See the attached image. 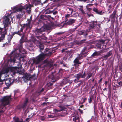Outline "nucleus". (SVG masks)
<instances>
[{
	"mask_svg": "<svg viewBox=\"0 0 122 122\" xmlns=\"http://www.w3.org/2000/svg\"><path fill=\"white\" fill-rule=\"evenodd\" d=\"M16 67H8L6 68L2 69L0 71V86H1L3 84V82L1 81V78L3 74L5 75V77L10 76L13 77L14 76L16 72H17Z\"/></svg>",
	"mask_w": 122,
	"mask_h": 122,
	"instance_id": "f257e3e1",
	"label": "nucleus"
},
{
	"mask_svg": "<svg viewBox=\"0 0 122 122\" xmlns=\"http://www.w3.org/2000/svg\"><path fill=\"white\" fill-rule=\"evenodd\" d=\"M52 53V50L48 48H47L44 51V53L40 54L36 58L32 60L33 63L38 64L44 59L46 56H49Z\"/></svg>",
	"mask_w": 122,
	"mask_h": 122,
	"instance_id": "f03ea898",
	"label": "nucleus"
},
{
	"mask_svg": "<svg viewBox=\"0 0 122 122\" xmlns=\"http://www.w3.org/2000/svg\"><path fill=\"white\" fill-rule=\"evenodd\" d=\"M11 100L10 96H4L3 98L0 99V114L3 112L5 110V105L9 103Z\"/></svg>",
	"mask_w": 122,
	"mask_h": 122,
	"instance_id": "7ed1b4c3",
	"label": "nucleus"
},
{
	"mask_svg": "<svg viewBox=\"0 0 122 122\" xmlns=\"http://www.w3.org/2000/svg\"><path fill=\"white\" fill-rule=\"evenodd\" d=\"M31 20L30 19L28 21V22L26 24H24L23 25L21 26V28L17 32H14L11 34L10 36H8V39L9 38H10V40H11L14 35L15 34H17L20 36H21L22 35L21 33L23 32V29L24 28H25L26 31L28 28H30Z\"/></svg>",
	"mask_w": 122,
	"mask_h": 122,
	"instance_id": "20e7f679",
	"label": "nucleus"
},
{
	"mask_svg": "<svg viewBox=\"0 0 122 122\" xmlns=\"http://www.w3.org/2000/svg\"><path fill=\"white\" fill-rule=\"evenodd\" d=\"M63 72V70L60 69L58 73L55 76H54L53 74L52 73L48 76L47 78H48L49 80L51 81L52 82H55L62 77Z\"/></svg>",
	"mask_w": 122,
	"mask_h": 122,
	"instance_id": "39448f33",
	"label": "nucleus"
},
{
	"mask_svg": "<svg viewBox=\"0 0 122 122\" xmlns=\"http://www.w3.org/2000/svg\"><path fill=\"white\" fill-rule=\"evenodd\" d=\"M19 50V53L18 54H17L13 59H12L11 58H10V60L11 62H15L16 59H18L19 57V58H20L23 57L24 56V55H22L26 53V51L24 49L22 48V46H21L20 47Z\"/></svg>",
	"mask_w": 122,
	"mask_h": 122,
	"instance_id": "423d86ee",
	"label": "nucleus"
},
{
	"mask_svg": "<svg viewBox=\"0 0 122 122\" xmlns=\"http://www.w3.org/2000/svg\"><path fill=\"white\" fill-rule=\"evenodd\" d=\"M89 26L87 30V31L89 32L93 29L97 24V21H91L89 22Z\"/></svg>",
	"mask_w": 122,
	"mask_h": 122,
	"instance_id": "0eeeda50",
	"label": "nucleus"
},
{
	"mask_svg": "<svg viewBox=\"0 0 122 122\" xmlns=\"http://www.w3.org/2000/svg\"><path fill=\"white\" fill-rule=\"evenodd\" d=\"M13 79H12L10 78L7 79L5 81V84L7 87H5L4 88V89H8L10 86L13 83L14 81Z\"/></svg>",
	"mask_w": 122,
	"mask_h": 122,
	"instance_id": "6e6552de",
	"label": "nucleus"
},
{
	"mask_svg": "<svg viewBox=\"0 0 122 122\" xmlns=\"http://www.w3.org/2000/svg\"><path fill=\"white\" fill-rule=\"evenodd\" d=\"M10 19L8 17L5 16L3 18V22L4 24V28L7 26L9 23Z\"/></svg>",
	"mask_w": 122,
	"mask_h": 122,
	"instance_id": "1a4fd4ad",
	"label": "nucleus"
},
{
	"mask_svg": "<svg viewBox=\"0 0 122 122\" xmlns=\"http://www.w3.org/2000/svg\"><path fill=\"white\" fill-rule=\"evenodd\" d=\"M0 33L1 35V37L2 38V39L3 40L5 37V35L7 33V31L5 28L0 27Z\"/></svg>",
	"mask_w": 122,
	"mask_h": 122,
	"instance_id": "9d476101",
	"label": "nucleus"
},
{
	"mask_svg": "<svg viewBox=\"0 0 122 122\" xmlns=\"http://www.w3.org/2000/svg\"><path fill=\"white\" fill-rule=\"evenodd\" d=\"M33 41L34 43H39V46L40 49V50L41 52V51H43L44 49V45L40 43L39 41H38L36 39H34L33 40Z\"/></svg>",
	"mask_w": 122,
	"mask_h": 122,
	"instance_id": "9b49d317",
	"label": "nucleus"
},
{
	"mask_svg": "<svg viewBox=\"0 0 122 122\" xmlns=\"http://www.w3.org/2000/svg\"><path fill=\"white\" fill-rule=\"evenodd\" d=\"M13 10L11 12L15 13L18 12H20L22 13H24V11H23V9L24 8H13Z\"/></svg>",
	"mask_w": 122,
	"mask_h": 122,
	"instance_id": "f8f14e48",
	"label": "nucleus"
},
{
	"mask_svg": "<svg viewBox=\"0 0 122 122\" xmlns=\"http://www.w3.org/2000/svg\"><path fill=\"white\" fill-rule=\"evenodd\" d=\"M31 77V75L30 74L26 73L23 76L24 77L23 80H24L25 81L27 82V81H29L30 78Z\"/></svg>",
	"mask_w": 122,
	"mask_h": 122,
	"instance_id": "ddd939ff",
	"label": "nucleus"
},
{
	"mask_svg": "<svg viewBox=\"0 0 122 122\" xmlns=\"http://www.w3.org/2000/svg\"><path fill=\"white\" fill-rule=\"evenodd\" d=\"M44 31L43 28L42 27L39 29L36 28L35 30V32L36 35H38L41 33L42 32Z\"/></svg>",
	"mask_w": 122,
	"mask_h": 122,
	"instance_id": "4468645a",
	"label": "nucleus"
},
{
	"mask_svg": "<svg viewBox=\"0 0 122 122\" xmlns=\"http://www.w3.org/2000/svg\"><path fill=\"white\" fill-rule=\"evenodd\" d=\"M75 21V19H70L67 22V24L68 25H71L74 23Z\"/></svg>",
	"mask_w": 122,
	"mask_h": 122,
	"instance_id": "2eb2a0df",
	"label": "nucleus"
},
{
	"mask_svg": "<svg viewBox=\"0 0 122 122\" xmlns=\"http://www.w3.org/2000/svg\"><path fill=\"white\" fill-rule=\"evenodd\" d=\"M93 10L97 13L99 14L102 15L103 13L102 10H99L97 9V8H93Z\"/></svg>",
	"mask_w": 122,
	"mask_h": 122,
	"instance_id": "dca6fc26",
	"label": "nucleus"
},
{
	"mask_svg": "<svg viewBox=\"0 0 122 122\" xmlns=\"http://www.w3.org/2000/svg\"><path fill=\"white\" fill-rule=\"evenodd\" d=\"M86 50V48L84 47V48L81 51V53L82 54V56H83V57H86L87 55V53L85 52V51Z\"/></svg>",
	"mask_w": 122,
	"mask_h": 122,
	"instance_id": "f3484780",
	"label": "nucleus"
},
{
	"mask_svg": "<svg viewBox=\"0 0 122 122\" xmlns=\"http://www.w3.org/2000/svg\"><path fill=\"white\" fill-rule=\"evenodd\" d=\"M116 10H115L111 16V17L112 18L117 17L118 15L116 14Z\"/></svg>",
	"mask_w": 122,
	"mask_h": 122,
	"instance_id": "a211bd4d",
	"label": "nucleus"
},
{
	"mask_svg": "<svg viewBox=\"0 0 122 122\" xmlns=\"http://www.w3.org/2000/svg\"><path fill=\"white\" fill-rule=\"evenodd\" d=\"M79 34L80 35H83L85 36L87 35V34L85 30H82L79 32Z\"/></svg>",
	"mask_w": 122,
	"mask_h": 122,
	"instance_id": "6ab92c4d",
	"label": "nucleus"
},
{
	"mask_svg": "<svg viewBox=\"0 0 122 122\" xmlns=\"http://www.w3.org/2000/svg\"><path fill=\"white\" fill-rule=\"evenodd\" d=\"M28 101V99L26 98L22 106V107L24 109H25V107L26 106L27 104V103Z\"/></svg>",
	"mask_w": 122,
	"mask_h": 122,
	"instance_id": "aec40b11",
	"label": "nucleus"
},
{
	"mask_svg": "<svg viewBox=\"0 0 122 122\" xmlns=\"http://www.w3.org/2000/svg\"><path fill=\"white\" fill-rule=\"evenodd\" d=\"M74 45V43L72 42H71L70 43L67 44L66 45L67 46L68 48H71Z\"/></svg>",
	"mask_w": 122,
	"mask_h": 122,
	"instance_id": "412c9836",
	"label": "nucleus"
},
{
	"mask_svg": "<svg viewBox=\"0 0 122 122\" xmlns=\"http://www.w3.org/2000/svg\"><path fill=\"white\" fill-rule=\"evenodd\" d=\"M78 80H79L81 78V73L80 72L78 74L75 75V76Z\"/></svg>",
	"mask_w": 122,
	"mask_h": 122,
	"instance_id": "4be33fe9",
	"label": "nucleus"
},
{
	"mask_svg": "<svg viewBox=\"0 0 122 122\" xmlns=\"http://www.w3.org/2000/svg\"><path fill=\"white\" fill-rule=\"evenodd\" d=\"M15 122H25L23 121V120L22 119H20L18 118H16L15 120Z\"/></svg>",
	"mask_w": 122,
	"mask_h": 122,
	"instance_id": "5701e85b",
	"label": "nucleus"
},
{
	"mask_svg": "<svg viewBox=\"0 0 122 122\" xmlns=\"http://www.w3.org/2000/svg\"><path fill=\"white\" fill-rule=\"evenodd\" d=\"M93 98V96L92 95L90 96L89 97L88 99V102L89 103H91L92 101Z\"/></svg>",
	"mask_w": 122,
	"mask_h": 122,
	"instance_id": "b1692460",
	"label": "nucleus"
},
{
	"mask_svg": "<svg viewBox=\"0 0 122 122\" xmlns=\"http://www.w3.org/2000/svg\"><path fill=\"white\" fill-rule=\"evenodd\" d=\"M53 10H49V8L47 9L45 11V14H49L51 13L53 11Z\"/></svg>",
	"mask_w": 122,
	"mask_h": 122,
	"instance_id": "393cba45",
	"label": "nucleus"
},
{
	"mask_svg": "<svg viewBox=\"0 0 122 122\" xmlns=\"http://www.w3.org/2000/svg\"><path fill=\"white\" fill-rule=\"evenodd\" d=\"M79 60L76 58L74 61V62L76 64H80L81 62H80L79 61Z\"/></svg>",
	"mask_w": 122,
	"mask_h": 122,
	"instance_id": "a878e982",
	"label": "nucleus"
},
{
	"mask_svg": "<svg viewBox=\"0 0 122 122\" xmlns=\"http://www.w3.org/2000/svg\"><path fill=\"white\" fill-rule=\"evenodd\" d=\"M24 40L23 39V37L22 36L21 39L20 40V46H22V43L24 42Z\"/></svg>",
	"mask_w": 122,
	"mask_h": 122,
	"instance_id": "bb28decb",
	"label": "nucleus"
},
{
	"mask_svg": "<svg viewBox=\"0 0 122 122\" xmlns=\"http://www.w3.org/2000/svg\"><path fill=\"white\" fill-rule=\"evenodd\" d=\"M112 51H110L107 52V54L109 57L112 54Z\"/></svg>",
	"mask_w": 122,
	"mask_h": 122,
	"instance_id": "cd10ccee",
	"label": "nucleus"
},
{
	"mask_svg": "<svg viewBox=\"0 0 122 122\" xmlns=\"http://www.w3.org/2000/svg\"><path fill=\"white\" fill-rule=\"evenodd\" d=\"M102 44L101 42H99L98 43L96 44V46H97V47L101 48L102 46Z\"/></svg>",
	"mask_w": 122,
	"mask_h": 122,
	"instance_id": "c85d7f7f",
	"label": "nucleus"
},
{
	"mask_svg": "<svg viewBox=\"0 0 122 122\" xmlns=\"http://www.w3.org/2000/svg\"><path fill=\"white\" fill-rule=\"evenodd\" d=\"M22 17L21 15L20 14H18L16 15V17L17 19L20 20V19Z\"/></svg>",
	"mask_w": 122,
	"mask_h": 122,
	"instance_id": "c756f323",
	"label": "nucleus"
},
{
	"mask_svg": "<svg viewBox=\"0 0 122 122\" xmlns=\"http://www.w3.org/2000/svg\"><path fill=\"white\" fill-rule=\"evenodd\" d=\"M64 110L63 108L62 107L61 109L60 110H57V109H55V110L56 112H59L61 111Z\"/></svg>",
	"mask_w": 122,
	"mask_h": 122,
	"instance_id": "7c9ffc66",
	"label": "nucleus"
},
{
	"mask_svg": "<svg viewBox=\"0 0 122 122\" xmlns=\"http://www.w3.org/2000/svg\"><path fill=\"white\" fill-rule=\"evenodd\" d=\"M78 56L80 58V59H81L83 58V56H82V54L81 53L80 54H78Z\"/></svg>",
	"mask_w": 122,
	"mask_h": 122,
	"instance_id": "2f4dec72",
	"label": "nucleus"
},
{
	"mask_svg": "<svg viewBox=\"0 0 122 122\" xmlns=\"http://www.w3.org/2000/svg\"><path fill=\"white\" fill-rule=\"evenodd\" d=\"M44 89L43 88H42L40 91L38 92L37 93L39 95H40L44 91Z\"/></svg>",
	"mask_w": 122,
	"mask_h": 122,
	"instance_id": "473e14b6",
	"label": "nucleus"
},
{
	"mask_svg": "<svg viewBox=\"0 0 122 122\" xmlns=\"http://www.w3.org/2000/svg\"><path fill=\"white\" fill-rule=\"evenodd\" d=\"M103 58H104V59L106 60L109 57L107 54L104 55L103 56Z\"/></svg>",
	"mask_w": 122,
	"mask_h": 122,
	"instance_id": "72a5a7b5",
	"label": "nucleus"
},
{
	"mask_svg": "<svg viewBox=\"0 0 122 122\" xmlns=\"http://www.w3.org/2000/svg\"><path fill=\"white\" fill-rule=\"evenodd\" d=\"M92 75V73H89L88 74V76H87V78L88 79L89 78L91 77Z\"/></svg>",
	"mask_w": 122,
	"mask_h": 122,
	"instance_id": "f704fd0d",
	"label": "nucleus"
},
{
	"mask_svg": "<svg viewBox=\"0 0 122 122\" xmlns=\"http://www.w3.org/2000/svg\"><path fill=\"white\" fill-rule=\"evenodd\" d=\"M97 52H95L94 53H93V54L91 56V57H94L95 56H96L97 55Z\"/></svg>",
	"mask_w": 122,
	"mask_h": 122,
	"instance_id": "c9c22d12",
	"label": "nucleus"
},
{
	"mask_svg": "<svg viewBox=\"0 0 122 122\" xmlns=\"http://www.w3.org/2000/svg\"><path fill=\"white\" fill-rule=\"evenodd\" d=\"M67 82V81L66 79H65L63 80L62 82V84L63 85L65 84H66Z\"/></svg>",
	"mask_w": 122,
	"mask_h": 122,
	"instance_id": "e433bc0d",
	"label": "nucleus"
},
{
	"mask_svg": "<svg viewBox=\"0 0 122 122\" xmlns=\"http://www.w3.org/2000/svg\"><path fill=\"white\" fill-rule=\"evenodd\" d=\"M79 9L83 14H85V13L84 11L83 10L82 8H79Z\"/></svg>",
	"mask_w": 122,
	"mask_h": 122,
	"instance_id": "4c0bfd02",
	"label": "nucleus"
},
{
	"mask_svg": "<svg viewBox=\"0 0 122 122\" xmlns=\"http://www.w3.org/2000/svg\"><path fill=\"white\" fill-rule=\"evenodd\" d=\"M86 41V39H84L82 40H81L80 42V44H82V43H84V42Z\"/></svg>",
	"mask_w": 122,
	"mask_h": 122,
	"instance_id": "58836bf2",
	"label": "nucleus"
},
{
	"mask_svg": "<svg viewBox=\"0 0 122 122\" xmlns=\"http://www.w3.org/2000/svg\"><path fill=\"white\" fill-rule=\"evenodd\" d=\"M77 121L76 122H79V118L78 117H75Z\"/></svg>",
	"mask_w": 122,
	"mask_h": 122,
	"instance_id": "ea45409f",
	"label": "nucleus"
},
{
	"mask_svg": "<svg viewBox=\"0 0 122 122\" xmlns=\"http://www.w3.org/2000/svg\"><path fill=\"white\" fill-rule=\"evenodd\" d=\"M105 41V40H100V41L99 42H101V43L103 44L104 43Z\"/></svg>",
	"mask_w": 122,
	"mask_h": 122,
	"instance_id": "a19ab883",
	"label": "nucleus"
},
{
	"mask_svg": "<svg viewBox=\"0 0 122 122\" xmlns=\"http://www.w3.org/2000/svg\"><path fill=\"white\" fill-rule=\"evenodd\" d=\"M81 78H84L85 76V73L84 72L83 74L82 75V73H81Z\"/></svg>",
	"mask_w": 122,
	"mask_h": 122,
	"instance_id": "79ce46f5",
	"label": "nucleus"
},
{
	"mask_svg": "<svg viewBox=\"0 0 122 122\" xmlns=\"http://www.w3.org/2000/svg\"><path fill=\"white\" fill-rule=\"evenodd\" d=\"M111 84H109L108 85V89L109 91H111Z\"/></svg>",
	"mask_w": 122,
	"mask_h": 122,
	"instance_id": "37998d69",
	"label": "nucleus"
},
{
	"mask_svg": "<svg viewBox=\"0 0 122 122\" xmlns=\"http://www.w3.org/2000/svg\"><path fill=\"white\" fill-rule=\"evenodd\" d=\"M101 24H98L97 25V28L98 29H99L100 28Z\"/></svg>",
	"mask_w": 122,
	"mask_h": 122,
	"instance_id": "c03bdc74",
	"label": "nucleus"
},
{
	"mask_svg": "<svg viewBox=\"0 0 122 122\" xmlns=\"http://www.w3.org/2000/svg\"><path fill=\"white\" fill-rule=\"evenodd\" d=\"M79 80H78V79H75L74 80V82L76 83H77L78 82V81Z\"/></svg>",
	"mask_w": 122,
	"mask_h": 122,
	"instance_id": "a18cd8bd",
	"label": "nucleus"
},
{
	"mask_svg": "<svg viewBox=\"0 0 122 122\" xmlns=\"http://www.w3.org/2000/svg\"><path fill=\"white\" fill-rule=\"evenodd\" d=\"M107 117L110 119H111V115H110L109 114H108Z\"/></svg>",
	"mask_w": 122,
	"mask_h": 122,
	"instance_id": "49530a36",
	"label": "nucleus"
},
{
	"mask_svg": "<svg viewBox=\"0 0 122 122\" xmlns=\"http://www.w3.org/2000/svg\"><path fill=\"white\" fill-rule=\"evenodd\" d=\"M118 84L119 85H120L122 86V82L121 81H120V82H119L118 83Z\"/></svg>",
	"mask_w": 122,
	"mask_h": 122,
	"instance_id": "de8ad7c7",
	"label": "nucleus"
},
{
	"mask_svg": "<svg viewBox=\"0 0 122 122\" xmlns=\"http://www.w3.org/2000/svg\"><path fill=\"white\" fill-rule=\"evenodd\" d=\"M64 33L63 32H58V33H57V34L58 35H60V34H63V33Z\"/></svg>",
	"mask_w": 122,
	"mask_h": 122,
	"instance_id": "09e8293b",
	"label": "nucleus"
},
{
	"mask_svg": "<svg viewBox=\"0 0 122 122\" xmlns=\"http://www.w3.org/2000/svg\"><path fill=\"white\" fill-rule=\"evenodd\" d=\"M68 8L69 9V10H70L71 11V14H72V11H73V10L71 8Z\"/></svg>",
	"mask_w": 122,
	"mask_h": 122,
	"instance_id": "8fccbe9b",
	"label": "nucleus"
},
{
	"mask_svg": "<svg viewBox=\"0 0 122 122\" xmlns=\"http://www.w3.org/2000/svg\"><path fill=\"white\" fill-rule=\"evenodd\" d=\"M94 112H95V109H96V105L95 104H94Z\"/></svg>",
	"mask_w": 122,
	"mask_h": 122,
	"instance_id": "3c124183",
	"label": "nucleus"
},
{
	"mask_svg": "<svg viewBox=\"0 0 122 122\" xmlns=\"http://www.w3.org/2000/svg\"><path fill=\"white\" fill-rule=\"evenodd\" d=\"M86 99H87V98H85L84 99H83V102L82 103H83L84 102H85V100H86Z\"/></svg>",
	"mask_w": 122,
	"mask_h": 122,
	"instance_id": "603ef678",
	"label": "nucleus"
},
{
	"mask_svg": "<svg viewBox=\"0 0 122 122\" xmlns=\"http://www.w3.org/2000/svg\"><path fill=\"white\" fill-rule=\"evenodd\" d=\"M76 28H77V27H76L74 29H71V30L72 31H74L76 29Z\"/></svg>",
	"mask_w": 122,
	"mask_h": 122,
	"instance_id": "864d4df0",
	"label": "nucleus"
},
{
	"mask_svg": "<svg viewBox=\"0 0 122 122\" xmlns=\"http://www.w3.org/2000/svg\"><path fill=\"white\" fill-rule=\"evenodd\" d=\"M79 112L81 113H83V111L82 110H80V109H79Z\"/></svg>",
	"mask_w": 122,
	"mask_h": 122,
	"instance_id": "5fc2aeb1",
	"label": "nucleus"
},
{
	"mask_svg": "<svg viewBox=\"0 0 122 122\" xmlns=\"http://www.w3.org/2000/svg\"><path fill=\"white\" fill-rule=\"evenodd\" d=\"M49 0H46L43 3H47ZM51 1H52V0H50Z\"/></svg>",
	"mask_w": 122,
	"mask_h": 122,
	"instance_id": "6e6d98bb",
	"label": "nucleus"
},
{
	"mask_svg": "<svg viewBox=\"0 0 122 122\" xmlns=\"http://www.w3.org/2000/svg\"><path fill=\"white\" fill-rule=\"evenodd\" d=\"M82 82H80V83H79L78 84V86H80L81 84H82Z\"/></svg>",
	"mask_w": 122,
	"mask_h": 122,
	"instance_id": "4d7b16f0",
	"label": "nucleus"
},
{
	"mask_svg": "<svg viewBox=\"0 0 122 122\" xmlns=\"http://www.w3.org/2000/svg\"><path fill=\"white\" fill-rule=\"evenodd\" d=\"M57 13V11H55L53 12V14L54 15H55Z\"/></svg>",
	"mask_w": 122,
	"mask_h": 122,
	"instance_id": "13d9d810",
	"label": "nucleus"
},
{
	"mask_svg": "<svg viewBox=\"0 0 122 122\" xmlns=\"http://www.w3.org/2000/svg\"><path fill=\"white\" fill-rule=\"evenodd\" d=\"M102 80V78H101L100 79V80L98 81V83H99L100 82H101Z\"/></svg>",
	"mask_w": 122,
	"mask_h": 122,
	"instance_id": "bf43d9fd",
	"label": "nucleus"
},
{
	"mask_svg": "<svg viewBox=\"0 0 122 122\" xmlns=\"http://www.w3.org/2000/svg\"><path fill=\"white\" fill-rule=\"evenodd\" d=\"M73 121H75L76 122V121H76V120L75 117L73 118Z\"/></svg>",
	"mask_w": 122,
	"mask_h": 122,
	"instance_id": "052dcab7",
	"label": "nucleus"
},
{
	"mask_svg": "<svg viewBox=\"0 0 122 122\" xmlns=\"http://www.w3.org/2000/svg\"><path fill=\"white\" fill-rule=\"evenodd\" d=\"M63 65L64 66L66 67H67V64H63Z\"/></svg>",
	"mask_w": 122,
	"mask_h": 122,
	"instance_id": "680f3d73",
	"label": "nucleus"
},
{
	"mask_svg": "<svg viewBox=\"0 0 122 122\" xmlns=\"http://www.w3.org/2000/svg\"><path fill=\"white\" fill-rule=\"evenodd\" d=\"M70 15L68 14L67 15H66L65 16V17H69Z\"/></svg>",
	"mask_w": 122,
	"mask_h": 122,
	"instance_id": "e2e57ef3",
	"label": "nucleus"
},
{
	"mask_svg": "<svg viewBox=\"0 0 122 122\" xmlns=\"http://www.w3.org/2000/svg\"><path fill=\"white\" fill-rule=\"evenodd\" d=\"M8 44L7 43H6L5 44H3V47H4L5 46V45H7Z\"/></svg>",
	"mask_w": 122,
	"mask_h": 122,
	"instance_id": "0e129e2a",
	"label": "nucleus"
},
{
	"mask_svg": "<svg viewBox=\"0 0 122 122\" xmlns=\"http://www.w3.org/2000/svg\"><path fill=\"white\" fill-rule=\"evenodd\" d=\"M120 107L122 109V102H121V104H120Z\"/></svg>",
	"mask_w": 122,
	"mask_h": 122,
	"instance_id": "69168bd1",
	"label": "nucleus"
},
{
	"mask_svg": "<svg viewBox=\"0 0 122 122\" xmlns=\"http://www.w3.org/2000/svg\"><path fill=\"white\" fill-rule=\"evenodd\" d=\"M108 82L107 81H106L105 82V85H106L107 83Z\"/></svg>",
	"mask_w": 122,
	"mask_h": 122,
	"instance_id": "338daca9",
	"label": "nucleus"
},
{
	"mask_svg": "<svg viewBox=\"0 0 122 122\" xmlns=\"http://www.w3.org/2000/svg\"><path fill=\"white\" fill-rule=\"evenodd\" d=\"M81 23L79 24L78 25H77L76 26V27L77 28V27H78V26H80L81 25Z\"/></svg>",
	"mask_w": 122,
	"mask_h": 122,
	"instance_id": "774afa93",
	"label": "nucleus"
}]
</instances>
